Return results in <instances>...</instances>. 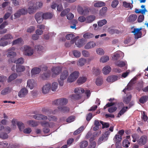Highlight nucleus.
<instances>
[{"instance_id": "nucleus-18", "label": "nucleus", "mask_w": 148, "mask_h": 148, "mask_svg": "<svg viewBox=\"0 0 148 148\" xmlns=\"http://www.w3.org/2000/svg\"><path fill=\"white\" fill-rule=\"evenodd\" d=\"M85 44L84 40L83 38L79 39L77 42H75V45L78 47H82Z\"/></svg>"}, {"instance_id": "nucleus-35", "label": "nucleus", "mask_w": 148, "mask_h": 148, "mask_svg": "<svg viewBox=\"0 0 148 148\" xmlns=\"http://www.w3.org/2000/svg\"><path fill=\"white\" fill-rule=\"evenodd\" d=\"M137 17V16L136 14H132L129 16L128 21L130 22H133L136 20Z\"/></svg>"}, {"instance_id": "nucleus-61", "label": "nucleus", "mask_w": 148, "mask_h": 148, "mask_svg": "<svg viewBox=\"0 0 148 148\" xmlns=\"http://www.w3.org/2000/svg\"><path fill=\"white\" fill-rule=\"evenodd\" d=\"M73 54L74 56L76 58H79L81 56V53L79 51L77 50H75L73 51Z\"/></svg>"}, {"instance_id": "nucleus-29", "label": "nucleus", "mask_w": 148, "mask_h": 148, "mask_svg": "<svg viewBox=\"0 0 148 148\" xmlns=\"http://www.w3.org/2000/svg\"><path fill=\"white\" fill-rule=\"evenodd\" d=\"M102 70L104 74L107 75L110 72L111 68L110 66H107L103 68Z\"/></svg>"}, {"instance_id": "nucleus-15", "label": "nucleus", "mask_w": 148, "mask_h": 148, "mask_svg": "<svg viewBox=\"0 0 148 148\" xmlns=\"http://www.w3.org/2000/svg\"><path fill=\"white\" fill-rule=\"evenodd\" d=\"M115 64L117 66L122 67L125 66L127 64V63L126 61L119 60L115 62Z\"/></svg>"}, {"instance_id": "nucleus-63", "label": "nucleus", "mask_w": 148, "mask_h": 148, "mask_svg": "<svg viewBox=\"0 0 148 148\" xmlns=\"http://www.w3.org/2000/svg\"><path fill=\"white\" fill-rule=\"evenodd\" d=\"M74 141V139L73 138H70L68 139L67 141V145L70 146L71 145Z\"/></svg>"}, {"instance_id": "nucleus-50", "label": "nucleus", "mask_w": 148, "mask_h": 148, "mask_svg": "<svg viewBox=\"0 0 148 148\" xmlns=\"http://www.w3.org/2000/svg\"><path fill=\"white\" fill-rule=\"evenodd\" d=\"M130 144V143L128 140L125 139L123 142L122 145L124 147H128V145Z\"/></svg>"}, {"instance_id": "nucleus-21", "label": "nucleus", "mask_w": 148, "mask_h": 148, "mask_svg": "<svg viewBox=\"0 0 148 148\" xmlns=\"http://www.w3.org/2000/svg\"><path fill=\"white\" fill-rule=\"evenodd\" d=\"M122 137L121 136H120L118 134H117L113 138V140L116 143L119 144V143H120L122 140Z\"/></svg>"}, {"instance_id": "nucleus-16", "label": "nucleus", "mask_w": 148, "mask_h": 148, "mask_svg": "<svg viewBox=\"0 0 148 148\" xmlns=\"http://www.w3.org/2000/svg\"><path fill=\"white\" fill-rule=\"evenodd\" d=\"M58 108L60 111L63 113L68 112L70 110L69 108L67 106H59Z\"/></svg>"}, {"instance_id": "nucleus-52", "label": "nucleus", "mask_w": 148, "mask_h": 148, "mask_svg": "<svg viewBox=\"0 0 148 148\" xmlns=\"http://www.w3.org/2000/svg\"><path fill=\"white\" fill-rule=\"evenodd\" d=\"M107 23V21L105 19H103L100 21L98 22V25L99 26L101 27L103 25L106 24Z\"/></svg>"}, {"instance_id": "nucleus-12", "label": "nucleus", "mask_w": 148, "mask_h": 148, "mask_svg": "<svg viewBox=\"0 0 148 148\" xmlns=\"http://www.w3.org/2000/svg\"><path fill=\"white\" fill-rule=\"evenodd\" d=\"M52 71L53 74L55 75H59L62 69L59 66L53 67L52 69Z\"/></svg>"}, {"instance_id": "nucleus-48", "label": "nucleus", "mask_w": 148, "mask_h": 148, "mask_svg": "<svg viewBox=\"0 0 148 148\" xmlns=\"http://www.w3.org/2000/svg\"><path fill=\"white\" fill-rule=\"evenodd\" d=\"M58 84L56 82H53L51 85V90L53 91H55L56 90Z\"/></svg>"}, {"instance_id": "nucleus-42", "label": "nucleus", "mask_w": 148, "mask_h": 148, "mask_svg": "<svg viewBox=\"0 0 148 148\" xmlns=\"http://www.w3.org/2000/svg\"><path fill=\"white\" fill-rule=\"evenodd\" d=\"M95 83L97 86L101 85L103 83L102 78L101 77H97Z\"/></svg>"}, {"instance_id": "nucleus-59", "label": "nucleus", "mask_w": 148, "mask_h": 148, "mask_svg": "<svg viewBox=\"0 0 148 148\" xmlns=\"http://www.w3.org/2000/svg\"><path fill=\"white\" fill-rule=\"evenodd\" d=\"M102 125V128H108L109 127L110 125L108 123L104 122L102 121H100V122Z\"/></svg>"}, {"instance_id": "nucleus-8", "label": "nucleus", "mask_w": 148, "mask_h": 148, "mask_svg": "<svg viewBox=\"0 0 148 148\" xmlns=\"http://www.w3.org/2000/svg\"><path fill=\"white\" fill-rule=\"evenodd\" d=\"M42 14V12H38L36 13L35 16V18L38 23H40L42 22L43 19Z\"/></svg>"}, {"instance_id": "nucleus-1", "label": "nucleus", "mask_w": 148, "mask_h": 148, "mask_svg": "<svg viewBox=\"0 0 148 148\" xmlns=\"http://www.w3.org/2000/svg\"><path fill=\"white\" fill-rule=\"evenodd\" d=\"M68 102L67 99L65 98H61L57 99L53 102V103L59 106L66 105Z\"/></svg>"}, {"instance_id": "nucleus-19", "label": "nucleus", "mask_w": 148, "mask_h": 148, "mask_svg": "<svg viewBox=\"0 0 148 148\" xmlns=\"http://www.w3.org/2000/svg\"><path fill=\"white\" fill-rule=\"evenodd\" d=\"M68 75V72L67 70H64L61 73L60 79L62 80H64L66 79Z\"/></svg>"}, {"instance_id": "nucleus-57", "label": "nucleus", "mask_w": 148, "mask_h": 148, "mask_svg": "<svg viewBox=\"0 0 148 148\" xmlns=\"http://www.w3.org/2000/svg\"><path fill=\"white\" fill-rule=\"evenodd\" d=\"M117 109V108L116 106H112L109 108L108 109V111L110 113H113Z\"/></svg>"}, {"instance_id": "nucleus-2", "label": "nucleus", "mask_w": 148, "mask_h": 148, "mask_svg": "<svg viewBox=\"0 0 148 148\" xmlns=\"http://www.w3.org/2000/svg\"><path fill=\"white\" fill-rule=\"evenodd\" d=\"M110 133V132L109 131H108L106 132L104 134H102V136L99 137L98 140V144H100L101 143L107 140Z\"/></svg>"}, {"instance_id": "nucleus-45", "label": "nucleus", "mask_w": 148, "mask_h": 148, "mask_svg": "<svg viewBox=\"0 0 148 148\" xmlns=\"http://www.w3.org/2000/svg\"><path fill=\"white\" fill-rule=\"evenodd\" d=\"M108 32L109 33L111 34L115 33L119 34L120 32L117 29H115L111 28H109L108 29Z\"/></svg>"}, {"instance_id": "nucleus-33", "label": "nucleus", "mask_w": 148, "mask_h": 148, "mask_svg": "<svg viewBox=\"0 0 148 148\" xmlns=\"http://www.w3.org/2000/svg\"><path fill=\"white\" fill-rule=\"evenodd\" d=\"M86 80V78L85 77H80L77 80V83L79 84H81L84 83Z\"/></svg>"}, {"instance_id": "nucleus-64", "label": "nucleus", "mask_w": 148, "mask_h": 148, "mask_svg": "<svg viewBox=\"0 0 148 148\" xmlns=\"http://www.w3.org/2000/svg\"><path fill=\"white\" fill-rule=\"evenodd\" d=\"M24 59L22 58H18L17 60L14 62L16 64H22L24 62Z\"/></svg>"}, {"instance_id": "nucleus-56", "label": "nucleus", "mask_w": 148, "mask_h": 148, "mask_svg": "<svg viewBox=\"0 0 148 148\" xmlns=\"http://www.w3.org/2000/svg\"><path fill=\"white\" fill-rule=\"evenodd\" d=\"M8 44V42L5 40H0V46H2L3 47H5Z\"/></svg>"}, {"instance_id": "nucleus-51", "label": "nucleus", "mask_w": 148, "mask_h": 148, "mask_svg": "<svg viewBox=\"0 0 148 148\" xmlns=\"http://www.w3.org/2000/svg\"><path fill=\"white\" fill-rule=\"evenodd\" d=\"M86 60L85 59L81 58L79 60L78 64L80 66H82L86 63Z\"/></svg>"}, {"instance_id": "nucleus-20", "label": "nucleus", "mask_w": 148, "mask_h": 148, "mask_svg": "<svg viewBox=\"0 0 148 148\" xmlns=\"http://www.w3.org/2000/svg\"><path fill=\"white\" fill-rule=\"evenodd\" d=\"M118 77L115 75L108 76L107 79V81L109 82H114L117 80Z\"/></svg>"}, {"instance_id": "nucleus-39", "label": "nucleus", "mask_w": 148, "mask_h": 148, "mask_svg": "<svg viewBox=\"0 0 148 148\" xmlns=\"http://www.w3.org/2000/svg\"><path fill=\"white\" fill-rule=\"evenodd\" d=\"M27 123L33 127L37 126L38 125V123L35 121L29 120L27 121Z\"/></svg>"}, {"instance_id": "nucleus-40", "label": "nucleus", "mask_w": 148, "mask_h": 148, "mask_svg": "<svg viewBox=\"0 0 148 148\" xmlns=\"http://www.w3.org/2000/svg\"><path fill=\"white\" fill-rule=\"evenodd\" d=\"M94 35L90 33H86L83 35V37L85 38L90 39L93 38Z\"/></svg>"}, {"instance_id": "nucleus-30", "label": "nucleus", "mask_w": 148, "mask_h": 148, "mask_svg": "<svg viewBox=\"0 0 148 148\" xmlns=\"http://www.w3.org/2000/svg\"><path fill=\"white\" fill-rule=\"evenodd\" d=\"M95 19V16L94 15H90L86 17V23H90L93 21Z\"/></svg>"}, {"instance_id": "nucleus-7", "label": "nucleus", "mask_w": 148, "mask_h": 148, "mask_svg": "<svg viewBox=\"0 0 148 148\" xmlns=\"http://www.w3.org/2000/svg\"><path fill=\"white\" fill-rule=\"evenodd\" d=\"M78 37H75V36L73 34H67L66 36V39L68 40H71L70 43L71 44L74 43L76 41L77 39L76 38Z\"/></svg>"}, {"instance_id": "nucleus-17", "label": "nucleus", "mask_w": 148, "mask_h": 148, "mask_svg": "<svg viewBox=\"0 0 148 148\" xmlns=\"http://www.w3.org/2000/svg\"><path fill=\"white\" fill-rule=\"evenodd\" d=\"M95 45V43L93 42H90L86 44L84 48L85 49H89L94 47Z\"/></svg>"}, {"instance_id": "nucleus-53", "label": "nucleus", "mask_w": 148, "mask_h": 148, "mask_svg": "<svg viewBox=\"0 0 148 148\" xmlns=\"http://www.w3.org/2000/svg\"><path fill=\"white\" fill-rule=\"evenodd\" d=\"M22 39L21 38H18L13 41L12 45H15L17 44H20L22 42Z\"/></svg>"}, {"instance_id": "nucleus-34", "label": "nucleus", "mask_w": 148, "mask_h": 148, "mask_svg": "<svg viewBox=\"0 0 148 148\" xmlns=\"http://www.w3.org/2000/svg\"><path fill=\"white\" fill-rule=\"evenodd\" d=\"M16 124L20 131H22L25 127L24 124L21 121L17 122Z\"/></svg>"}, {"instance_id": "nucleus-22", "label": "nucleus", "mask_w": 148, "mask_h": 148, "mask_svg": "<svg viewBox=\"0 0 148 148\" xmlns=\"http://www.w3.org/2000/svg\"><path fill=\"white\" fill-rule=\"evenodd\" d=\"M128 108L127 106L125 107H123L120 111L117 116V117L119 118L120 116L123 114L127 110Z\"/></svg>"}, {"instance_id": "nucleus-10", "label": "nucleus", "mask_w": 148, "mask_h": 148, "mask_svg": "<svg viewBox=\"0 0 148 148\" xmlns=\"http://www.w3.org/2000/svg\"><path fill=\"white\" fill-rule=\"evenodd\" d=\"M51 88V84H46L42 87V92L44 94L48 93L50 90Z\"/></svg>"}, {"instance_id": "nucleus-32", "label": "nucleus", "mask_w": 148, "mask_h": 148, "mask_svg": "<svg viewBox=\"0 0 148 148\" xmlns=\"http://www.w3.org/2000/svg\"><path fill=\"white\" fill-rule=\"evenodd\" d=\"M34 80L33 79H29L27 81V86L31 89L33 88Z\"/></svg>"}, {"instance_id": "nucleus-27", "label": "nucleus", "mask_w": 148, "mask_h": 148, "mask_svg": "<svg viewBox=\"0 0 148 148\" xmlns=\"http://www.w3.org/2000/svg\"><path fill=\"white\" fill-rule=\"evenodd\" d=\"M17 77V74L16 73H13L11 75L8 79V82H10L14 80Z\"/></svg>"}, {"instance_id": "nucleus-41", "label": "nucleus", "mask_w": 148, "mask_h": 148, "mask_svg": "<svg viewBox=\"0 0 148 148\" xmlns=\"http://www.w3.org/2000/svg\"><path fill=\"white\" fill-rule=\"evenodd\" d=\"M81 98L80 95L78 94H73L71 96V98L72 99L74 100H76L79 99Z\"/></svg>"}, {"instance_id": "nucleus-11", "label": "nucleus", "mask_w": 148, "mask_h": 148, "mask_svg": "<svg viewBox=\"0 0 148 148\" xmlns=\"http://www.w3.org/2000/svg\"><path fill=\"white\" fill-rule=\"evenodd\" d=\"M27 90L25 88H23L18 92V96L20 97H23L27 94Z\"/></svg>"}, {"instance_id": "nucleus-38", "label": "nucleus", "mask_w": 148, "mask_h": 148, "mask_svg": "<svg viewBox=\"0 0 148 148\" xmlns=\"http://www.w3.org/2000/svg\"><path fill=\"white\" fill-rule=\"evenodd\" d=\"M105 5V3L104 2L101 1H100L96 2L94 4V6L95 7L97 8L103 6Z\"/></svg>"}, {"instance_id": "nucleus-60", "label": "nucleus", "mask_w": 148, "mask_h": 148, "mask_svg": "<svg viewBox=\"0 0 148 148\" xmlns=\"http://www.w3.org/2000/svg\"><path fill=\"white\" fill-rule=\"evenodd\" d=\"M40 124L43 127H51L50 126V123L48 122H46L45 121H42L40 122Z\"/></svg>"}, {"instance_id": "nucleus-3", "label": "nucleus", "mask_w": 148, "mask_h": 148, "mask_svg": "<svg viewBox=\"0 0 148 148\" xmlns=\"http://www.w3.org/2000/svg\"><path fill=\"white\" fill-rule=\"evenodd\" d=\"M79 75V72L75 71L73 72L68 77L67 81L68 82H72L75 80L78 77Z\"/></svg>"}, {"instance_id": "nucleus-37", "label": "nucleus", "mask_w": 148, "mask_h": 148, "mask_svg": "<svg viewBox=\"0 0 148 148\" xmlns=\"http://www.w3.org/2000/svg\"><path fill=\"white\" fill-rule=\"evenodd\" d=\"M84 91L83 88H75L74 90V92L75 93L79 95L80 94L84 93Z\"/></svg>"}, {"instance_id": "nucleus-14", "label": "nucleus", "mask_w": 148, "mask_h": 148, "mask_svg": "<svg viewBox=\"0 0 148 148\" xmlns=\"http://www.w3.org/2000/svg\"><path fill=\"white\" fill-rule=\"evenodd\" d=\"M50 71H46L40 75V77L43 80H46L50 76Z\"/></svg>"}, {"instance_id": "nucleus-4", "label": "nucleus", "mask_w": 148, "mask_h": 148, "mask_svg": "<svg viewBox=\"0 0 148 148\" xmlns=\"http://www.w3.org/2000/svg\"><path fill=\"white\" fill-rule=\"evenodd\" d=\"M23 53L26 56H30L32 55L34 51L31 47L27 45H25L23 47Z\"/></svg>"}, {"instance_id": "nucleus-58", "label": "nucleus", "mask_w": 148, "mask_h": 148, "mask_svg": "<svg viewBox=\"0 0 148 148\" xmlns=\"http://www.w3.org/2000/svg\"><path fill=\"white\" fill-rule=\"evenodd\" d=\"M75 117L74 116H71L69 117L66 119V122L68 123H70L74 121Z\"/></svg>"}, {"instance_id": "nucleus-44", "label": "nucleus", "mask_w": 148, "mask_h": 148, "mask_svg": "<svg viewBox=\"0 0 148 148\" xmlns=\"http://www.w3.org/2000/svg\"><path fill=\"white\" fill-rule=\"evenodd\" d=\"M109 59V57L108 56H104L102 57L100 59V62L104 63L108 61Z\"/></svg>"}, {"instance_id": "nucleus-13", "label": "nucleus", "mask_w": 148, "mask_h": 148, "mask_svg": "<svg viewBox=\"0 0 148 148\" xmlns=\"http://www.w3.org/2000/svg\"><path fill=\"white\" fill-rule=\"evenodd\" d=\"M12 88L8 87L4 88L1 92V94L2 95H6L10 92L12 91Z\"/></svg>"}, {"instance_id": "nucleus-43", "label": "nucleus", "mask_w": 148, "mask_h": 148, "mask_svg": "<svg viewBox=\"0 0 148 148\" xmlns=\"http://www.w3.org/2000/svg\"><path fill=\"white\" fill-rule=\"evenodd\" d=\"M88 145V142L87 141L84 140L81 142L80 143V147L81 148H84Z\"/></svg>"}, {"instance_id": "nucleus-23", "label": "nucleus", "mask_w": 148, "mask_h": 148, "mask_svg": "<svg viewBox=\"0 0 148 148\" xmlns=\"http://www.w3.org/2000/svg\"><path fill=\"white\" fill-rule=\"evenodd\" d=\"M52 14L49 12L43 13L42 14L43 18L45 19H50L52 18Z\"/></svg>"}, {"instance_id": "nucleus-55", "label": "nucleus", "mask_w": 148, "mask_h": 148, "mask_svg": "<svg viewBox=\"0 0 148 148\" xmlns=\"http://www.w3.org/2000/svg\"><path fill=\"white\" fill-rule=\"evenodd\" d=\"M120 57V55L119 54L115 53L112 56V59L113 60H116L119 59Z\"/></svg>"}, {"instance_id": "nucleus-6", "label": "nucleus", "mask_w": 148, "mask_h": 148, "mask_svg": "<svg viewBox=\"0 0 148 148\" xmlns=\"http://www.w3.org/2000/svg\"><path fill=\"white\" fill-rule=\"evenodd\" d=\"M142 29V28H135L134 30L132 32V33L134 34L135 35V39H138L141 37L142 33L140 31Z\"/></svg>"}, {"instance_id": "nucleus-9", "label": "nucleus", "mask_w": 148, "mask_h": 148, "mask_svg": "<svg viewBox=\"0 0 148 148\" xmlns=\"http://www.w3.org/2000/svg\"><path fill=\"white\" fill-rule=\"evenodd\" d=\"M34 118L38 120H45L47 119V117L42 114H36L33 116Z\"/></svg>"}, {"instance_id": "nucleus-25", "label": "nucleus", "mask_w": 148, "mask_h": 148, "mask_svg": "<svg viewBox=\"0 0 148 148\" xmlns=\"http://www.w3.org/2000/svg\"><path fill=\"white\" fill-rule=\"evenodd\" d=\"M25 66L21 65H16V71L17 72H23L25 71Z\"/></svg>"}, {"instance_id": "nucleus-36", "label": "nucleus", "mask_w": 148, "mask_h": 148, "mask_svg": "<svg viewBox=\"0 0 148 148\" xmlns=\"http://www.w3.org/2000/svg\"><path fill=\"white\" fill-rule=\"evenodd\" d=\"M107 10V8L106 7H103L99 11V14L100 16H103L106 13Z\"/></svg>"}, {"instance_id": "nucleus-49", "label": "nucleus", "mask_w": 148, "mask_h": 148, "mask_svg": "<svg viewBox=\"0 0 148 148\" xmlns=\"http://www.w3.org/2000/svg\"><path fill=\"white\" fill-rule=\"evenodd\" d=\"M16 53L15 52L11 51L8 52V53L7 55V56L8 58H12L16 56Z\"/></svg>"}, {"instance_id": "nucleus-54", "label": "nucleus", "mask_w": 148, "mask_h": 148, "mask_svg": "<svg viewBox=\"0 0 148 148\" xmlns=\"http://www.w3.org/2000/svg\"><path fill=\"white\" fill-rule=\"evenodd\" d=\"M83 130L84 127H81L74 132L73 134L74 135H77L79 134Z\"/></svg>"}, {"instance_id": "nucleus-46", "label": "nucleus", "mask_w": 148, "mask_h": 148, "mask_svg": "<svg viewBox=\"0 0 148 148\" xmlns=\"http://www.w3.org/2000/svg\"><path fill=\"white\" fill-rule=\"evenodd\" d=\"M132 98V96L131 95H129L127 97L124 98L123 99L124 102L126 104H127L130 103Z\"/></svg>"}, {"instance_id": "nucleus-26", "label": "nucleus", "mask_w": 148, "mask_h": 148, "mask_svg": "<svg viewBox=\"0 0 148 148\" xmlns=\"http://www.w3.org/2000/svg\"><path fill=\"white\" fill-rule=\"evenodd\" d=\"M13 37L10 34H7L3 36L1 38V40H8L10 39H12Z\"/></svg>"}, {"instance_id": "nucleus-24", "label": "nucleus", "mask_w": 148, "mask_h": 148, "mask_svg": "<svg viewBox=\"0 0 148 148\" xmlns=\"http://www.w3.org/2000/svg\"><path fill=\"white\" fill-rule=\"evenodd\" d=\"M41 71L40 69L37 67H34L31 71V73L32 75L39 74Z\"/></svg>"}, {"instance_id": "nucleus-47", "label": "nucleus", "mask_w": 148, "mask_h": 148, "mask_svg": "<svg viewBox=\"0 0 148 148\" xmlns=\"http://www.w3.org/2000/svg\"><path fill=\"white\" fill-rule=\"evenodd\" d=\"M0 138L4 139L8 138V135L7 133L3 132H0Z\"/></svg>"}, {"instance_id": "nucleus-28", "label": "nucleus", "mask_w": 148, "mask_h": 148, "mask_svg": "<svg viewBox=\"0 0 148 148\" xmlns=\"http://www.w3.org/2000/svg\"><path fill=\"white\" fill-rule=\"evenodd\" d=\"M148 99V97L147 95L142 96L139 99V102L143 104L146 102Z\"/></svg>"}, {"instance_id": "nucleus-5", "label": "nucleus", "mask_w": 148, "mask_h": 148, "mask_svg": "<svg viewBox=\"0 0 148 148\" xmlns=\"http://www.w3.org/2000/svg\"><path fill=\"white\" fill-rule=\"evenodd\" d=\"M148 140V137L144 135L141 136L140 138L137 140L138 144L140 146L145 145Z\"/></svg>"}, {"instance_id": "nucleus-62", "label": "nucleus", "mask_w": 148, "mask_h": 148, "mask_svg": "<svg viewBox=\"0 0 148 148\" xmlns=\"http://www.w3.org/2000/svg\"><path fill=\"white\" fill-rule=\"evenodd\" d=\"M119 1L117 0H114L112 2L111 5L113 8H115L116 7Z\"/></svg>"}, {"instance_id": "nucleus-31", "label": "nucleus", "mask_w": 148, "mask_h": 148, "mask_svg": "<svg viewBox=\"0 0 148 148\" xmlns=\"http://www.w3.org/2000/svg\"><path fill=\"white\" fill-rule=\"evenodd\" d=\"M78 12L81 14H85L87 12L88 10L87 9H84L82 7H79L77 9Z\"/></svg>"}]
</instances>
